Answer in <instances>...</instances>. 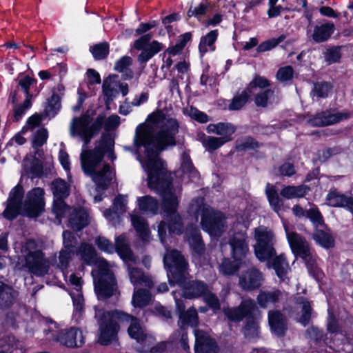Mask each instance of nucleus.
<instances>
[{"label":"nucleus","mask_w":353,"mask_h":353,"mask_svg":"<svg viewBox=\"0 0 353 353\" xmlns=\"http://www.w3.org/2000/svg\"><path fill=\"white\" fill-rule=\"evenodd\" d=\"M301 314L297 317L298 321L303 325H306L311 317V307L308 301H303L300 305Z\"/></svg>","instance_id":"nucleus-48"},{"label":"nucleus","mask_w":353,"mask_h":353,"mask_svg":"<svg viewBox=\"0 0 353 353\" xmlns=\"http://www.w3.org/2000/svg\"><path fill=\"white\" fill-rule=\"evenodd\" d=\"M117 253L123 261L128 268V274L131 283L135 289L140 286L150 288L153 285L152 279L145 275L142 271L134 267L136 259L133 256L129 244L124 236H120L116 239Z\"/></svg>","instance_id":"nucleus-10"},{"label":"nucleus","mask_w":353,"mask_h":353,"mask_svg":"<svg viewBox=\"0 0 353 353\" xmlns=\"http://www.w3.org/2000/svg\"><path fill=\"white\" fill-rule=\"evenodd\" d=\"M326 204L334 208H344L353 214V198L340 193L336 189L330 190L325 198Z\"/></svg>","instance_id":"nucleus-21"},{"label":"nucleus","mask_w":353,"mask_h":353,"mask_svg":"<svg viewBox=\"0 0 353 353\" xmlns=\"http://www.w3.org/2000/svg\"><path fill=\"white\" fill-rule=\"evenodd\" d=\"M341 54L337 48L328 49L325 53V59L329 64L336 63L339 61Z\"/></svg>","instance_id":"nucleus-59"},{"label":"nucleus","mask_w":353,"mask_h":353,"mask_svg":"<svg viewBox=\"0 0 353 353\" xmlns=\"http://www.w3.org/2000/svg\"><path fill=\"white\" fill-rule=\"evenodd\" d=\"M115 316L118 317L120 323H130L128 330V334L131 338L135 339L141 345V347H137L139 352H146L150 351L151 353H160L165 350L166 343L164 342L153 346L154 338L152 335L145 333L136 318L122 312L116 313Z\"/></svg>","instance_id":"nucleus-9"},{"label":"nucleus","mask_w":353,"mask_h":353,"mask_svg":"<svg viewBox=\"0 0 353 353\" xmlns=\"http://www.w3.org/2000/svg\"><path fill=\"white\" fill-rule=\"evenodd\" d=\"M189 212L196 215V221L199 214L201 215L202 228L211 236H220L225 231L227 221L223 214L220 212H215L209 205L204 204L202 198L192 201Z\"/></svg>","instance_id":"nucleus-7"},{"label":"nucleus","mask_w":353,"mask_h":353,"mask_svg":"<svg viewBox=\"0 0 353 353\" xmlns=\"http://www.w3.org/2000/svg\"><path fill=\"white\" fill-rule=\"evenodd\" d=\"M103 117V122L102 125H104V128L106 130H110L116 128L120 123V117L118 115L113 114L108 118Z\"/></svg>","instance_id":"nucleus-57"},{"label":"nucleus","mask_w":353,"mask_h":353,"mask_svg":"<svg viewBox=\"0 0 353 353\" xmlns=\"http://www.w3.org/2000/svg\"><path fill=\"white\" fill-rule=\"evenodd\" d=\"M314 239L321 246L329 248L334 246V241L332 236L326 231L317 230L314 234Z\"/></svg>","instance_id":"nucleus-38"},{"label":"nucleus","mask_w":353,"mask_h":353,"mask_svg":"<svg viewBox=\"0 0 353 353\" xmlns=\"http://www.w3.org/2000/svg\"><path fill=\"white\" fill-rule=\"evenodd\" d=\"M230 245L232 251V262L229 259H225L219 267L221 273L225 275L234 274L242 265V260L248 251V243H246V234L243 231H239L233 234L230 241Z\"/></svg>","instance_id":"nucleus-13"},{"label":"nucleus","mask_w":353,"mask_h":353,"mask_svg":"<svg viewBox=\"0 0 353 353\" xmlns=\"http://www.w3.org/2000/svg\"><path fill=\"white\" fill-rule=\"evenodd\" d=\"M269 85L270 82L266 78L256 75L250 83L247 89L249 93L251 94H255V93L257 92V88H265Z\"/></svg>","instance_id":"nucleus-42"},{"label":"nucleus","mask_w":353,"mask_h":353,"mask_svg":"<svg viewBox=\"0 0 353 353\" xmlns=\"http://www.w3.org/2000/svg\"><path fill=\"white\" fill-rule=\"evenodd\" d=\"M118 311L103 312L96 310L95 317L99 324V335L98 342L101 345H108L116 339L119 329L118 317L115 314Z\"/></svg>","instance_id":"nucleus-16"},{"label":"nucleus","mask_w":353,"mask_h":353,"mask_svg":"<svg viewBox=\"0 0 353 353\" xmlns=\"http://www.w3.org/2000/svg\"><path fill=\"white\" fill-rule=\"evenodd\" d=\"M206 130L208 133L219 135V138L227 143L232 139V135L235 132V128L229 123H210L207 126Z\"/></svg>","instance_id":"nucleus-25"},{"label":"nucleus","mask_w":353,"mask_h":353,"mask_svg":"<svg viewBox=\"0 0 353 353\" xmlns=\"http://www.w3.org/2000/svg\"><path fill=\"white\" fill-rule=\"evenodd\" d=\"M77 254L80 256L85 264L96 266L92 274L99 299H106L119 294L112 267L105 260L97 257L95 250L92 245L85 243H82L77 250Z\"/></svg>","instance_id":"nucleus-3"},{"label":"nucleus","mask_w":353,"mask_h":353,"mask_svg":"<svg viewBox=\"0 0 353 353\" xmlns=\"http://www.w3.org/2000/svg\"><path fill=\"white\" fill-rule=\"evenodd\" d=\"M137 205L141 211L147 214H155L157 212L159 203L156 199L150 196L138 197Z\"/></svg>","instance_id":"nucleus-34"},{"label":"nucleus","mask_w":353,"mask_h":353,"mask_svg":"<svg viewBox=\"0 0 353 353\" xmlns=\"http://www.w3.org/2000/svg\"><path fill=\"white\" fill-rule=\"evenodd\" d=\"M14 296L13 290L0 281V307L7 306L11 303Z\"/></svg>","instance_id":"nucleus-40"},{"label":"nucleus","mask_w":353,"mask_h":353,"mask_svg":"<svg viewBox=\"0 0 353 353\" xmlns=\"http://www.w3.org/2000/svg\"><path fill=\"white\" fill-rule=\"evenodd\" d=\"M127 202V196H117L113 201V210H105L103 212V216L108 221L115 225L116 221L119 220L120 214L126 211Z\"/></svg>","instance_id":"nucleus-22"},{"label":"nucleus","mask_w":353,"mask_h":353,"mask_svg":"<svg viewBox=\"0 0 353 353\" xmlns=\"http://www.w3.org/2000/svg\"><path fill=\"white\" fill-rule=\"evenodd\" d=\"M132 224L136 230L139 236L143 241H148L150 239V232L148 228V225L145 219L139 216L137 212H134L131 214Z\"/></svg>","instance_id":"nucleus-29"},{"label":"nucleus","mask_w":353,"mask_h":353,"mask_svg":"<svg viewBox=\"0 0 353 353\" xmlns=\"http://www.w3.org/2000/svg\"><path fill=\"white\" fill-rule=\"evenodd\" d=\"M283 225L288 241L294 254L296 256L301 257L305 261L310 273L313 274L316 279L321 277L322 272L314 265L316 257L312 252L308 243L297 233L291 232L285 221H283Z\"/></svg>","instance_id":"nucleus-11"},{"label":"nucleus","mask_w":353,"mask_h":353,"mask_svg":"<svg viewBox=\"0 0 353 353\" xmlns=\"http://www.w3.org/2000/svg\"><path fill=\"white\" fill-rule=\"evenodd\" d=\"M330 90V85L327 83H317L314 85L312 94V97H326Z\"/></svg>","instance_id":"nucleus-50"},{"label":"nucleus","mask_w":353,"mask_h":353,"mask_svg":"<svg viewBox=\"0 0 353 353\" xmlns=\"http://www.w3.org/2000/svg\"><path fill=\"white\" fill-rule=\"evenodd\" d=\"M172 295L175 300L176 307L179 312V325L181 330L179 331V334L175 333L174 337L175 340H178L180 337V343L182 348L184 350H189V345H188L187 334L184 332V328L186 326L194 327L198 324V314L196 310L191 307L186 312H184L185 304L183 300L177 298V292L176 291L172 292Z\"/></svg>","instance_id":"nucleus-15"},{"label":"nucleus","mask_w":353,"mask_h":353,"mask_svg":"<svg viewBox=\"0 0 353 353\" xmlns=\"http://www.w3.org/2000/svg\"><path fill=\"white\" fill-rule=\"evenodd\" d=\"M206 10V6L203 3H201L197 7H195L194 8H190L188 12V14L189 17H196L199 18L205 13Z\"/></svg>","instance_id":"nucleus-62"},{"label":"nucleus","mask_w":353,"mask_h":353,"mask_svg":"<svg viewBox=\"0 0 353 353\" xmlns=\"http://www.w3.org/2000/svg\"><path fill=\"white\" fill-rule=\"evenodd\" d=\"M63 248L59 252L57 267L61 270L63 275H65L72 255L74 253L77 239L70 232L64 231L63 232Z\"/></svg>","instance_id":"nucleus-17"},{"label":"nucleus","mask_w":353,"mask_h":353,"mask_svg":"<svg viewBox=\"0 0 353 353\" xmlns=\"http://www.w3.org/2000/svg\"><path fill=\"white\" fill-rule=\"evenodd\" d=\"M177 178L183 179L186 176L188 178L196 177L197 172L194 170L190 156L187 153H183L181 158V167L179 170L175 172Z\"/></svg>","instance_id":"nucleus-31"},{"label":"nucleus","mask_w":353,"mask_h":353,"mask_svg":"<svg viewBox=\"0 0 353 353\" xmlns=\"http://www.w3.org/2000/svg\"><path fill=\"white\" fill-rule=\"evenodd\" d=\"M85 82L91 92H94V86L101 83V77L99 72L93 69H88L86 72Z\"/></svg>","instance_id":"nucleus-45"},{"label":"nucleus","mask_w":353,"mask_h":353,"mask_svg":"<svg viewBox=\"0 0 353 353\" xmlns=\"http://www.w3.org/2000/svg\"><path fill=\"white\" fill-rule=\"evenodd\" d=\"M8 346L10 347L12 350H20L21 353H24L23 350V344L15 339L14 336H8L6 339Z\"/></svg>","instance_id":"nucleus-61"},{"label":"nucleus","mask_w":353,"mask_h":353,"mask_svg":"<svg viewBox=\"0 0 353 353\" xmlns=\"http://www.w3.org/2000/svg\"><path fill=\"white\" fill-rule=\"evenodd\" d=\"M224 313L230 320L233 321H239L244 316H247L248 321L243 331L245 338L252 340L258 337L257 319L260 314L254 301L244 300L239 307L224 309Z\"/></svg>","instance_id":"nucleus-8"},{"label":"nucleus","mask_w":353,"mask_h":353,"mask_svg":"<svg viewBox=\"0 0 353 353\" xmlns=\"http://www.w3.org/2000/svg\"><path fill=\"white\" fill-rule=\"evenodd\" d=\"M250 93L246 90L241 92V94L234 97L232 101L229 105V110H238L241 109L248 101Z\"/></svg>","instance_id":"nucleus-43"},{"label":"nucleus","mask_w":353,"mask_h":353,"mask_svg":"<svg viewBox=\"0 0 353 353\" xmlns=\"http://www.w3.org/2000/svg\"><path fill=\"white\" fill-rule=\"evenodd\" d=\"M152 36L150 34H145L136 40L134 43V47L137 50L145 48V47L150 41Z\"/></svg>","instance_id":"nucleus-63"},{"label":"nucleus","mask_w":353,"mask_h":353,"mask_svg":"<svg viewBox=\"0 0 353 353\" xmlns=\"http://www.w3.org/2000/svg\"><path fill=\"white\" fill-rule=\"evenodd\" d=\"M262 281L261 273L256 269H252L239 277V285L243 289L250 290L258 288Z\"/></svg>","instance_id":"nucleus-24"},{"label":"nucleus","mask_w":353,"mask_h":353,"mask_svg":"<svg viewBox=\"0 0 353 353\" xmlns=\"http://www.w3.org/2000/svg\"><path fill=\"white\" fill-rule=\"evenodd\" d=\"M23 189L21 185L14 187L7 201V205L3 212V216L9 220L15 219L19 214L37 217L44 210V191L41 188H35L29 191L24 201H22Z\"/></svg>","instance_id":"nucleus-4"},{"label":"nucleus","mask_w":353,"mask_h":353,"mask_svg":"<svg viewBox=\"0 0 353 353\" xmlns=\"http://www.w3.org/2000/svg\"><path fill=\"white\" fill-rule=\"evenodd\" d=\"M92 54L96 59H104L109 52V46L107 43H102L93 46L91 49Z\"/></svg>","instance_id":"nucleus-51"},{"label":"nucleus","mask_w":353,"mask_h":353,"mask_svg":"<svg viewBox=\"0 0 353 353\" xmlns=\"http://www.w3.org/2000/svg\"><path fill=\"white\" fill-rule=\"evenodd\" d=\"M152 296L148 290L135 289L132 298V304L134 307L143 308L152 302Z\"/></svg>","instance_id":"nucleus-33"},{"label":"nucleus","mask_w":353,"mask_h":353,"mask_svg":"<svg viewBox=\"0 0 353 353\" xmlns=\"http://www.w3.org/2000/svg\"><path fill=\"white\" fill-rule=\"evenodd\" d=\"M187 114L192 119L200 123H206L209 120L208 116L206 114L192 107L187 110Z\"/></svg>","instance_id":"nucleus-54"},{"label":"nucleus","mask_w":353,"mask_h":353,"mask_svg":"<svg viewBox=\"0 0 353 353\" xmlns=\"http://www.w3.org/2000/svg\"><path fill=\"white\" fill-rule=\"evenodd\" d=\"M103 122V117H98L94 122L88 115L74 117L70 123V133L73 137H79L83 142L81 154V164L84 173L91 177L98 188L105 190L114 179L115 172L108 164L102 163L103 152L114 160V140L110 137H103L101 145L93 151H88L86 146L96 134Z\"/></svg>","instance_id":"nucleus-2"},{"label":"nucleus","mask_w":353,"mask_h":353,"mask_svg":"<svg viewBox=\"0 0 353 353\" xmlns=\"http://www.w3.org/2000/svg\"><path fill=\"white\" fill-rule=\"evenodd\" d=\"M188 241L192 249L199 256L204 250L199 230L196 228H188L186 230Z\"/></svg>","instance_id":"nucleus-35"},{"label":"nucleus","mask_w":353,"mask_h":353,"mask_svg":"<svg viewBox=\"0 0 353 353\" xmlns=\"http://www.w3.org/2000/svg\"><path fill=\"white\" fill-rule=\"evenodd\" d=\"M68 285L72 288L70 291V295L73 301V305L76 312H80L83 308V297L81 292L82 290V276L78 273H71L68 276V272L63 275Z\"/></svg>","instance_id":"nucleus-18"},{"label":"nucleus","mask_w":353,"mask_h":353,"mask_svg":"<svg viewBox=\"0 0 353 353\" xmlns=\"http://www.w3.org/2000/svg\"><path fill=\"white\" fill-rule=\"evenodd\" d=\"M132 64V59L128 56H123L119 59L114 65V70L123 74V79L125 80L131 79L134 73L130 69Z\"/></svg>","instance_id":"nucleus-37"},{"label":"nucleus","mask_w":353,"mask_h":353,"mask_svg":"<svg viewBox=\"0 0 353 353\" xmlns=\"http://www.w3.org/2000/svg\"><path fill=\"white\" fill-rule=\"evenodd\" d=\"M309 188L304 185H285L280 191L281 195L287 199H299L303 197L308 192Z\"/></svg>","instance_id":"nucleus-32"},{"label":"nucleus","mask_w":353,"mask_h":353,"mask_svg":"<svg viewBox=\"0 0 353 353\" xmlns=\"http://www.w3.org/2000/svg\"><path fill=\"white\" fill-rule=\"evenodd\" d=\"M120 236H124L126 241L128 243V241L127 240L125 235H120L117 236L115 240ZM95 243L99 250L105 252L112 253L114 250L117 252V245H115V246H114V245L108 239L103 236H97L95 239Z\"/></svg>","instance_id":"nucleus-41"},{"label":"nucleus","mask_w":353,"mask_h":353,"mask_svg":"<svg viewBox=\"0 0 353 353\" xmlns=\"http://www.w3.org/2000/svg\"><path fill=\"white\" fill-rule=\"evenodd\" d=\"M203 145L208 151H214L225 143V141L219 137H206L203 139Z\"/></svg>","instance_id":"nucleus-47"},{"label":"nucleus","mask_w":353,"mask_h":353,"mask_svg":"<svg viewBox=\"0 0 353 353\" xmlns=\"http://www.w3.org/2000/svg\"><path fill=\"white\" fill-rule=\"evenodd\" d=\"M22 256L26 261V266L32 274L41 276L48 272L50 264L41 252V246L36 241H26L21 250Z\"/></svg>","instance_id":"nucleus-12"},{"label":"nucleus","mask_w":353,"mask_h":353,"mask_svg":"<svg viewBox=\"0 0 353 353\" xmlns=\"http://www.w3.org/2000/svg\"><path fill=\"white\" fill-rule=\"evenodd\" d=\"M268 322L272 332L278 336H283L286 330L285 319L282 314L277 311H270Z\"/></svg>","instance_id":"nucleus-26"},{"label":"nucleus","mask_w":353,"mask_h":353,"mask_svg":"<svg viewBox=\"0 0 353 353\" xmlns=\"http://www.w3.org/2000/svg\"><path fill=\"white\" fill-rule=\"evenodd\" d=\"M254 253L261 261H267L268 268H272L281 280L284 281L289 270V265L283 254L275 256L273 248L274 239L272 232L267 228L260 226L254 230Z\"/></svg>","instance_id":"nucleus-5"},{"label":"nucleus","mask_w":353,"mask_h":353,"mask_svg":"<svg viewBox=\"0 0 353 353\" xmlns=\"http://www.w3.org/2000/svg\"><path fill=\"white\" fill-rule=\"evenodd\" d=\"M335 30V26L331 21H325L314 27L311 37L316 43L327 41Z\"/></svg>","instance_id":"nucleus-23"},{"label":"nucleus","mask_w":353,"mask_h":353,"mask_svg":"<svg viewBox=\"0 0 353 353\" xmlns=\"http://www.w3.org/2000/svg\"><path fill=\"white\" fill-rule=\"evenodd\" d=\"M33 82L34 79L28 76H25L19 80V85L25 92L26 98H28L30 100L32 99V94H30L29 90Z\"/></svg>","instance_id":"nucleus-58"},{"label":"nucleus","mask_w":353,"mask_h":353,"mask_svg":"<svg viewBox=\"0 0 353 353\" xmlns=\"http://www.w3.org/2000/svg\"><path fill=\"white\" fill-rule=\"evenodd\" d=\"M255 94L254 102L259 107H265L275 101L274 91L271 90H266L264 92H256Z\"/></svg>","instance_id":"nucleus-39"},{"label":"nucleus","mask_w":353,"mask_h":353,"mask_svg":"<svg viewBox=\"0 0 353 353\" xmlns=\"http://www.w3.org/2000/svg\"><path fill=\"white\" fill-rule=\"evenodd\" d=\"M60 107V97L57 94L54 93L48 101L46 112L48 116L54 117L59 110Z\"/></svg>","instance_id":"nucleus-44"},{"label":"nucleus","mask_w":353,"mask_h":353,"mask_svg":"<svg viewBox=\"0 0 353 353\" xmlns=\"http://www.w3.org/2000/svg\"><path fill=\"white\" fill-rule=\"evenodd\" d=\"M48 132L46 128H40L34 134L32 138V146L34 148L42 146L47 141Z\"/></svg>","instance_id":"nucleus-49"},{"label":"nucleus","mask_w":353,"mask_h":353,"mask_svg":"<svg viewBox=\"0 0 353 353\" xmlns=\"http://www.w3.org/2000/svg\"><path fill=\"white\" fill-rule=\"evenodd\" d=\"M118 77L115 74L109 75L103 81L102 90L105 103H110L118 94Z\"/></svg>","instance_id":"nucleus-27"},{"label":"nucleus","mask_w":353,"mask_h":353,"mask_svg":"<svg viewBox=\"0 0 353 353\" xmlns=\"http://www.w3.org/2000/svg\"><path fill=\"white\" fill-rule=\"evenodd\" d=\"M31 100L28 98H26L23 104L17 105L14 108V121H18L23 115L25 114L26 111L31 107Z\"/></svg>","instance_id":"nucleus-53"},{"label":"nucleus","mask_w":353,"mask_h":353,"mask_svg":"<svg viewBox=\"0 0 353 353\" xmlns=\"http://www.w3.org/2000/svg\"><path fill=\"white\" fill-rule=\"evenodd\" d=\"M275 173L282 176H291L295 173V170L290 163H285L275 169Z\"/></svg>","instance_id":"nucleus-56"},{"label":"nucleus","mask_w":353,"mask_h":353,"mask_svg":"<svg viewBox=\"0 0 353 353\" xmlns=\"http://www.w3.org/2000/svg\"><path fill=\"white\" fill-rule=\"evenodd\" d=\"M284 294L279 290L263 291L257 296V302L261 307H268L274 305L283 299Z\"/></svg>","instance_id":"nucleus-28"},{"label":"nucleus","mask_w":353,"mask_h":353,"mask_svg":"<svg viewBox=\"0 0 353 353\" xmlns=\"http://www.w3.org/2000/svg\"><path fill=\"white\" fill-rule=\"evenodd\" d=\"M306 217L310 219L315 226H319L323 222V216L316 208H312L306 210Z\"/></svg>","instance_id":"nucleus-52"},{"label":"nucleus","mask_w":353,"mask_h":353,"mask_svg":"<svg viewBox=\"0 0 353 353\" xmlns=\"http://www.w3.org/2000/svg\"><path fill=\"white\" fill-rule=\"evenodd\" d=\"M43 332L48 341H59L68 347H75L83 344L82 332L77 328H71L68 331H60L57 324L51 321H46Z\"/></svg>","instance_id":"nucleus-14"},{"label":"nucleus","mask_w":353,"mask_h":353,"mask_svg":"<svg viewBox=\"0 0 353 353\" xmlns=\"http://www.w3.org/2000/svg\"><path fill=\"white\" fill-rule=\"evenodd\" d=\"M285 39V36L282 34L278 38H272L265 41L257 47V51L259 52L269 51L284 41Z\"/></svg>","instance_id":"nucleus-46"},{"label":"nucleus","mask_w":353,"mask_h":353,"mask_svg":"<svg viewBox=\"0 0 353 353\" xmlns=\"http://www.w3.org/2000/svg\"><path fill=\"white\" fill-rule=\"evenodd\" d=\"M218 35V30H214L201 38L199 44V50L201 57H203L208 52H213L215 50V41L217 39Z\"/></svg>","instance_id":"nucleus-30"},{"label":"nucleus","mask_w":353,"mask_h":353,"mask_svg":"<svg viewBox=\"0 0 353 353\" xmlns=\"http://www.w3.org/2000/svg\"><path fill=\"white\" fill-rule=\"evenodd\" d=\"M51 189L54 195L52 211L59 221L69 215V225L73 230H79L85 226L88 223L87 211L84 208L72 209L63 202L69 194V185L64 180L58 179L52 183Z\"/></svg>","instance_id":"nucleus-6"},{"label":"nucleus","mask_w":353,"mask_h":353,"mask_svg":"<svg viewBox=\"0 0 353 353\" xmlns=\"http://www.w3.org/2000/svg\"><path fill=\"white\" fill-rule=\"evenodd\" d=\"M41 122V118L38 114H34L31 116L27 121L26 125L23 128L22 132H26L28 130H32L37 126H38Z\"/></svg>","instance_id":"nucleus-60"},{"label":"nucleus","mask_w":353,"mask_h":353,"mask_svg":"<svg viewBox=\"0 0 353 353\" xmlns=\"http://www.w3.org/2000/svg\"><path fill=\"white\" fill-rule=\"evenodd\" d=\"M293 77V70L291 66H285L280 68L276 74V78L281 82L290 80Z\"/></svg>","instance_id":"nucleus-55"},{"label":"nucleus","mask_w":353,"mask_h":353,"mask_svg":"<svg viewBox=\"0 0 353 353\" xmlns=\"http://www.w3.org/2000/svg\"><path fill=\"white\" fill-rule=\"evenodd\" d=\"M319 12L321 15L330 17V18H338L339 14L335 12L331 7L322 6L319 8Z\"/></svg>","instance_id":"nucleus-64"},{"label":"nucleus","mask_w":353,"mask_h":353,"mask_svg":"<svg viewBox=\"0 0 353 353\" xmlns=\"http://www.w3.org/2000/svg\"><path fill=\"white\" fill-rule=\"evenodd\" d=\"M265 194L271 208L279 214L283 205V201L279 197L275 186L268 183L265 188Z\"/></svg>","instance_id":"nucleus-36"},{"label":"nucleus","mask_w":353,"mask_h":353,"mask_svg":"<svg viewBox=\"0 0 353 353\" xmlns=\"http://www.w3.org/2000/svg\"><path fill=\"white\" fill-rule=\"evenodd\" d=\"M350 115L347 111L334 113L326 111L316 114L314 117L307 119L306 121L312 126H323L340 122L349 118Z\"/></svg>","instance_id":"nucleus-19"},{"label":"nucleus","mask_w":353,"mask_h":353,"mask_svg":"<svg viewBox=\"0 0 353 353\" xmlns=\"http://www.w3.org/2000/svg\"><path fill=\"white\" fill-rule=\"evenodd\" d=\"M137 159L148 175L149 188L160 194L162 199V208L166 223L161 221L158 225V234L163 244L166 253L163 263L168 270V276L170 285L176 283L182 288L183 297L189 299L203 296L205 302L214 310H219L220 304L216 296L208 289V285L199 281H192L186 283L188 272L187 263L179 252L168 248V243L172 241L171 234H180L183 225L181 219L177 212L179 198L181 188L173 183L171 174L168 173L165 162L159 157L161 151H137Z\"/></svg>","instance_id":"nucleus-1"},{"label":"nucleus","mask_w":353,"mask_h":353,"mask_svg":"<svg viewBox=\"0 0 353 353\" xmlns=\"http://www.w3.org/2000/svg\"><path fill=\"white\" fill-rule=\"evenodd\" d=\"M195 345L196 353H216L217 345L215 341L211 338L208 333L202 330H195Z\"/></svg>","instance_id":"nucleus-20"}]
</instances>
